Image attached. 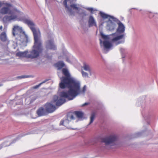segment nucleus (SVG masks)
I'll use <instances>...</instances> for the list:
<instances>
[{
	"label": "nucleus",
	"mask_w": 158,
	"mask_h": 158,
	"mask_svg": "<svg viewBox=\"0 0 158 158\" xmlns=\"http://www.w3.org/2000/svg\"><path fill=\"white\" fill-rule=\"evenodd\" d=\"M68 1H67V2H70V0H67Z\"/></svg>",
	"instance_id": "obj_31"
},
{
	"label": "nucleus",
	"mask_w": 158,
	"mask_h": 158,
	"mask_svg": "<svg viewBox=\"0 0 158 158\" xmlns=\"http://www.w3.org/2000/svg\"><path fill=\"white\" fill-rule=\"evenodd\" d=\"M0 40L2 42H6L8 41L7 36L5 32H2L0 34Z\"/></svg>",
	"instance_id": "obj_14"
},
{
	"label": "nucleus",
	"mask_w": 158,
	"mask_h": 158,
	"mask_svg": "<svg viewBox=\"0 0 158 158\" xmlns=\"http://www.w3.org/2000/svg\"><path fill=\"white\" fill-rule=\"evenodd\" d=\"M46 48L47 50L49 49L53 50L56 49V48L53 44V41L51 40L47 41Z\"/></svg>",
	"instance_id": "obj_9"
},
{
	"label": "nucleus",
	"mask_w": 158,
	"mask_h": 158,
	"mask_svg": "<svg viewBox=\"0 0 158 158\" xmlns=\"http://www.w3.org/2000/svg\"><path fill=\"white\" fill-rule=\"evenodd\" d=\"M117 139L116 136L114 135H111L108 137L103 139L102 142L105 143L106 145L113 143Z\"/></svg>",
	"instance_id": "obj_7"
},
{
	"label": "nucleus",
	"mask_w": 158,
	"mask_h": 158,
	"mask_svg": "<svg viewBox=\"0 0 158 158\" xmlns=\"http://www.w3.org/2000/svg\"><path fill=\"white\" fill-rule=\"evenodd\" d=\"M122 42H121V41H118L116 44V45H118V44H119L120 43H121Z\"/></svg>",
	"instance_id": "obj_28"
},
{
	"label": "nucleus",
	"mask_w": 158,
	"mask_h": 158,
	"mask_svg": "<svg viewBox=\"0 0 158 158\" xmlns=\"http://www.w3.org/2000/svg\"><path fill=\"white\" fill-rule=\"evenodd\" d=\"M117 23L118 27L117 29V32L120 33L124 32L125 31V27L123 24L119 21Z\"/></svg>",
	"instance_id": "obj_10"
},
{
	"label": "nucleus",
	"mask_w": 158,
	"mask_h": 158,
	"mask_svg": "<svg viewBox=\"0 0 158 158\" xmlns=\"http://www.w3.org/2000/svg\"><path fill=\"white\" fill-rule=\"evenodd\" d=\"M2 26H1L0 27V30H2Z\"/></svg>",
	"instance_id": "obj_29"
},
{
	"label": "nucleus",
	"mask_w": 158,
	"mask_h": 158,
	"mask_svg": "<svg viewBox=\"0 0 158 158\" xmlns=\"http://www.w3.org/2000/svg\"><path fill=\"white\" fill-rule=\"evenodd\" d=\"M103 45L104 47L106 49H109L112 46L111 43L107 41L103 42Z\"/></svg>",
	"instance_id": "obj_18"
},
{
	"label": "nucleus",
	"mask_w": 158,
	"mask_h": 158,
	"mask_svg": "<svg viewBox=\"0 0 158 158\" xmlns=\"http://www.w3.org/2000/svg\"><path fill=\"white\" fill-rule=\"evenodd\" d=\"M95 114L94 112L91 115V116L90 117V122L89 123V124H91L93 122V121L94 120L95 117Z\"/></svg>",
	"instance_id": "obj_20"
},
{
	"label": "nucleus",
	"mask_w": 158,
	"mask_h": 158,
	"mask_svg": "<svg viewBox=\"0 0 158 158\" xmlns=\"http://www.w3.org/2000/svg\"><path fill=\"white\" fill-rule=\"evenodd\" d=\"M62 72L64 76L60 77L61 82L59 86L61 89L68 88L69 90L67 92H61L59 98L56 95L54 96L52 102L55 103L56 106H60L65 102V98L69 100H72L80 94L84 93L86 90L85 86L81 90L80 82L71 77L67 69L63 68Z\"/></svg>",
	"instance_id": "obj_1"
},
{
	"label": "nucleus",
	"mask_w": 158,
	"mask_h": 158,
	"mask_svg": "<svg viewBox=\"0 0 158 158\" xmlns=\"http://www.w3.org/2000/svg\"><path fill=\"white\" fill-rule=\"evenodd\" d=\"M2 6V3L0 1V8Z\"/></svg>",
	"instance_id": "obj_27"
},
{
	"label": "nucleus",
	"mask_w": 158,
	"mask_h": 158,
	"mask_svg": "<svg viewBox=\"0 0 158 158\" xmlns=\"http://www.w3.org/2000/svg\"><path fill=\"white\" fill-rule=\"evenodd\" d=\"M6 6L2 7L0 10V13L2 15L9 14V16L6 15L3 18V20L6 21H10L14 20L18 17L17 12L16 11L10 10V7L11 6L10 4H6Z\"/></svg>",
	"instance_id": "obj_3"
},
{
	"label": "nucleus",
	"mask_w": 158,
	"mask_h": 158,
	"mask_svg": "<svg viewBox=\"0 0 158 158\" xmlns=\"http://www.w3.org/2000/svg\"><path fill=\"white\" fill-rule=\"evenodd\" d=\"M45 106L46 112L48 113H52L56 110L55 106L50 103H47Z\"/></svg>",
	"instance_id": "obj_8"
},
{
	"label": "nucleus",
	"mask_w": 158,
	"mask_h": 158,
	"mask_svg": "<svg viewBox=\"0 0 158 158\" xmlns=\"http://www.w3.org/2000/svg\"><path fill=\"white\" fill-rule=\"evenodd\" d=\"M102 37L103 39H106L107 38V36L103 34H101Z\"/></svg>",
	"instance_id": "obj_23"
},
{
	"label": "nucleus",
	"mask_w": 158,
	"mask_h": 158,
	"mask_svg": "<svg viewBox=\"0 0 158 158\" xmlns=\"http://www.w3.org/2000/svg\"><path fill=\"white\" fill-rule=\"evenodd\" d=\"M24 32L23 31L22 27L17 26H14L12 30L13 36H17V38L21 37L22 35Z\"/></svg>",
	"instance_id": "obj_4"
},
{
	"label": "nucleus",
	"mask_w": 158,
	"mask_h": 158,
	"mask_svg": "<svg viewBox=\"0 0 158 158\" xmlns=\"http://www.w3.org/2000/svg\"><path fill=\"white\" fill-rule=\"evenodd\" d=\"M2 85H0V86H1Z\"/></svg>",
	"instance_id": "obj_32"
},
{
	"label": "nucleus",
	"mask_w": 158,
	"mask_h": 158,
	"mask_svg": "<svg viewBox=\"0 0 158 158\" xmlns=\"http://www.w3.org/2000/svg\"><path fill=\"white\" fill-rule=\"evenodd\" d=\"M26 23L27 24L32 31L34 38V44L33 49L29 52L25 51L23 52H18L16 53V56L20 57H25L27 58L34 59L39 56L43 50L42 42L41 39V34L39 29H37L35 27V24L31 21L26 19Z\"/></svg>",
	"instance_id": "obj_2"
},
{
	"label": "nucleus",
	"mask_w": 158,
	"mask_h": 158,
	"mask_svg": "<svg viewBox=\"0 0 158 158\" xmlns=\"http://www.w3.org/2000/svg\"><path fill=\"white\" fill-rule=\"evenodd\" d=\"M88 23L89 27H92L93 26L97 27V24L95 21L94 19L92 16H90L89 17Z\"/></svg>",
	"instance_id": "obj_13"
},
{
	"label": "nucleus",
	"mask_w": 158,
	"mask_h": 158,
	"mask_svg": "<svg viewBox=\"0 0 158 158\" xmlns=\"http://www.w3.org/2000/svg\"><path fill=\"white\" fill-rule=\"evenodd\" d=\"M27 77H28L25 76H22L19 77L20 79L27 78Z\"/></svg>",
	"instance_id": "obj_25"
},
{
	"label": "nucleus",
	"mask_w": 158,
	"mask_h": 158,
	"mask_svg": "<svg viewBox=\"0 0 158 158\" xmlns=\"http://www.w3.org/2000/svg\"><path fill=\"white\" fill-rule=\"evenodd\" d=\"M55 66L58 69H60L64 66V64L63 62L59 61L55 64Z\"/></svg>",
	"instance_id": "obj_19"
},
{
	"label": "nucleus",
	"mask_w": 158,
	"mask_h": 158,
	"mask_svg": "<svg viewBox=\"0 0 158 158\" xmlns=\"http://www.w3.org/2000/svg\"><path fill=\"white\" fill-rule=\"evenodd\" d=\"M100 14L101 16L104 19L109 18V20L112 19L114 21V19H115L113 16L109 15L102 12H100Z\"/></svg>",
	"instance_id": "obj_17"
},
{
	"label": "nucleus",
	"mask_w": 158,
	"mask_h": 158,
	"mask_svg": "<svg viewBox=\"0 0 158 158\" xmlns=\"http://www.w3.org/2000/svg\"><path fill=\"white\" fill-rule=\"evenodd\" d=\"M112 35L114 37L111 40V41L112 42H115L117 41L123 39L124 36V34H123L119 36H116V33L113 34H112Z\"/></svg>",
	"instance_id": "obj_12"
},
{
	"label": "nucleus",
	"mask_w": 158,
	"mask_h": 158,
	"mask_svg": "<svg viewBox=\"0 0 158 158\" xmlns=\"http://www.w3.org/2000/svg\"><path fill=\"white\" fill-rule=\"evenodd\" d=\"M100 40V43H101L102 42V41L101 40Z\"/></svg>",
	"instance_id": "obj_30"
},
{
	"label": "nucleus",
	"mask_w": 158,
	"mask_h": 158,
	"mask_svg": "<svg viewBox=\"0 0 158 158\" xmlns=\"http://www.w3.org/2000/svg\"><path fill=\"white\" fill-rule=\"evenodd\" d=\"M82 68L88 72L90 75H91V69L89 64L85 63H84Z\"/></svg>",
	"instance_id": "obj_15"
},
{
	"label": "nucleus",
	"mask_w": 158,
	"mask_h": 158,
	"mask_svg": "<svg viewBox=\"0 0 158 158\" xmlns=\"http://www.w3.org/2000/svg\"><path fill=\"white\" fill-rule=\"evenodd\" d=\"M46 81H44L43 82L40 83L39 85H35V86H34V87H33V89H37L40 86V85L42 84H43V83H44Z\"/></svg>",
	"instance_id": "obj_22"
},
{
	"label": "nucleus",
	"mask_w": 158,
	"mask_h": 158,
	"mask_svg": "<svg viewBox=\"0 0 158 158\" xmlns=\"http://www.w3.org/2000/svg\"><path fill=\"white\" fill-rule=\"evenodd\" d=\"M82 76L84 77H89L88 74L87 73L84 72L83 71L81 72Z\"/></svg>",
	"instance_id": "obj_21"
},
{
	"label": "nucleus",
	"mask_w": 158,
	"mask_h": 158,
	"mask_svg": "<svg viewBox=\"0 0 158 158\" xmlns=\"http://www.w3.org/2000/svg\"><path fill=\"white\" fill-rule=\"evenodd\" d=\"M88 103H85L84 104H83L82 106H85L88 105Z\"/></svg>",
	"instance_id": "obj_26"
},
{
	"label": "nucleus",
	"mask_w": 158,
	"mask_h": 158,
	"mask_svg": "<svg viewBox=\"0 0 158 158\" xmlns=\"http://www.w3.org/2000/svg\"><path fill=\"white\" fill-rule=\"evenodd\" d=\"M74 119L73 115L72 113H69L66 115V119L60 121V125H63L67 127H69V122Z\"/></svg>",
	"instance_id": "obj_5"
},
{
	"label": "nucleus",
	"mask_w": 158,
	"mask_h": 158,
	"mask_svg": "<svg viewBox=\"0 0 158 158\" xmlns=\"http://www.w3.org/2000/svg\"><path fill=\"white\" fill-rule=\"evenodd\" d=\"M73 113V118L74 116H76L78 118H82L83 116V113L82 112L79 111H76L73 112H71Z\"/></svg>",
	"instance_id": "obj_16"
},
{
	"label": "nucleus",
	"mask_w": 158,
	"mask_h": 158,
	"mask_svg": "<svg viewBox=\"0 0 158 158\" xmlns=\"http://www.w3.org/2000/svg\"><path fill=\"white\" fill-rule=\"evenodd\" d=\"M67 0H64L63 2V4L65 8L67 9L69 12L72 14L73 13L72 12V9L76 11L78 10L79 8L77 5L76 4H72L70 5V6L68 7L67 5Z\"/></svg>",
	"instance_id": "obj_6"
},
{
	"label": "nucleus",
	"mask_w": 158,
	"mask_h": 158,
	"mask_svg": "<svg viewBox=\"0 0 158 158\" xmlns=\"http://www.w3.org/2000/svg\"><path fill=\"white\" fill-rule=\"evenodd\" d=\"M37 114L39 116L45 115L46 114V111L43 107L40 108L37 111Z\"/></svg>",
	"instance_id": "obj_11"
},
{
	"label": "nucleus",
	"mask_w": 158,
	"mask_h": 158,
	"mask_svg": "<svg viewBox=\"0 0 158 158\" xmlns=\"http://www.w3.org/2000/svg\"><path fill=\"white\" fill-rule=\"evenodd\" d=\"M87 10L90 11L91 12H92L94 11L93 9L92 8H89L87 9Z\"/></svg>",
	"instance_id": "obj_24"
}]
</instances>
